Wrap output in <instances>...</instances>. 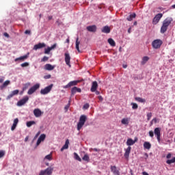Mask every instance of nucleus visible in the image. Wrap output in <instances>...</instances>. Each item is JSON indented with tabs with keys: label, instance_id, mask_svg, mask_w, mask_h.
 Instances as JSON below:
<instances>
[{
	"label": "nucleus",
	"instance_id": "1",
	"mask_svg": "<svg viewBox=\"0 0 175 175\" xmlns=\"http://www.w3.org/2000/svg\"><path fill=\"white\" fill-rule=\"evenodd\" d=\"M172 21L173 18L172 17H167L163 21V25L161 27V33H165V32L167 31V28L169 27V25L172 24Z\"/></svg>",
	"mask_w": 175,
	"mask_h": 175
},
{
	"label": "nucleus",
	"instance_id": "2",
	"mask_svg": "<svg viewBox=\"0 0 175 175\" xmlns=\"http://www.w3.org/2000/svg\"><path fill=\"white\" fill-rule=\"evenodd\" d=\"M85 121H87V116L85 115H81L77 124V131H80V129H81L83 126H84Z\"/></svg>",
	"mask_w": 175,
	"mask_h": 175
},
{
	"label": "nucleus",
	"instance_id": "3",
	"mask_svg": "<svg viewBox=\"0 0 175 175\" xmlns=\"http://www.w3.org/2000/svg\"><path fill=\"white\" fill-rule=\"evenodd\" d=\"M163 44V42L161 40L157 39L152 41V46L153 49H161V46Z\"/></svg>",
	"mask_w": 175,
	"mask_h": 175
},
{
	"label": "nucleus",
	"instance_id": "4",
	"mask_svg": "<svg viewBox=\"0 0 175 175\" xmlns=\"http://www.w3.org/2000/svg\"><path fill=\"white\" fill-rule=\"evenodd\" d=\"M28 100H29V98L28 97V96H25L24 98L17 102V106H24V105H25V103H27Z\"/></svg>",
	"mask_w": 175,
	"mask_h": 175
},
{
	"label": "nucleus",
	"instance_id": "5",
	"mask_svg": "<svg viewBox=\"0 0 175 175\" xmlns=\"http://www.w3.org/2000/svg\"><path fill=\"white\" fill-rule=\"evenodd\" d=\"M163 16V14H157L152 20V24H154V25H157V24L159 23V21L161 18H162Z\"/></svg>",
	"mask_w": 175,
	"mask_h": 175
},
{
	"label": "nucleus",
	"instance_id": "6",
	"mask_svg": "<svg viewBox=\"0 0 175 175\" xmlns=\"http://www.w3.org/2000/svg\"><path fill=\"white\" fill-rule=\"evenodd\" d=\"M64 59H65V62L66 64L69 66V68H72V65H70V55H69L68 53H66L64 54Z\"/></svg>",
	"mask_w": 175,
	"mask_h": 175
},
{
	"label": "nucleus",
	"instance_id": "7",
	"mask_svg": "<svg viewBox=\"0 0 175 175\" xmlns=\"http://www.w3.org/2000/svg\"><path fill=\"white\" fill-rule=\"evenodd\" d=\"M154 135L157 136L159 143H161V128L157 127L154 129Z\"/></svg>",
	"mask_w": 175,
	"mask_h": 175
},
{
	"label": "nucleus",
	"instance_id": "8",
	"mask_svg": "<svg viewBox=\"0 0 175 175\" xmlns=\"http://www.w3.org/2000/svg\"><path fill=\"white\" fill-rule=\"evenodd\" d=\"M39 87V84H36L33 86H32L27 92L28 95H32V94H33V92H35V91H36V90H38Z\"/></svg>",
	"mask_w": 175,
	"mask_h": 175
},
{
	"label": "nucleus",
	"instance_id": "9",
	"mask_svg": "<svg viewBox=\"0 0 175 175\" xmlns=\"http://www.w3.org/2000/svg\"><path fill=\"white\" fill-rule=\"evenodd\" d=\"M98 90V82L94 81L92 83V88L90 89L91 92H95Z\"/></svg>",
	"mask_w": 175,
	"mask_h": 175
},
{
	"label": "nucleus",
	"instance_id": "10",
	"mask_svg": "<svg viewBox=\"0 0 175 175\" xmlns=\"http://www.w3.org/2000/svg\"><path fill=\"white\" fill-rule=\"evenodd\" d=\"M79 83V81H72L69 82L66 86H64V88H70V87H73V85H77V83Z\"/></svg>",
	"mask_w": 175,
	"mask_h": 175
},
{
	"label": "nucleus",
	"instance_id": "11",
	"mask_svg": "<svg viewBox=\"0 0 175 175\" xmlns=\"http://www.w3.org/2000/svg\"><path fill=\"white\" fill-rule=\"evenodd\" d=\"M53 170H54V167H49L48 168H46L44 170V174H46V175H52Z\"/></svg>",
	"mask_w": 175,
	"mask_h": 175
},
{
	"label": "nucleus",
	"instance_id": "12",
	"mask_svg": "<svg viewBox=\"0 0 175 175\" xmlns=\"http://www.w3.org/2000/svg\"><path fill=\"white\" fill-rule=\"evenodd\" d=\"M86 29L89 32H96V25H94L88 26L86 27Z\"/></svg>",
	"mask_w": 175,
	"mask_h": 175
},
{
	"label": "nucleus",
	"instance_id": "13",
	"mask_svg": "<svg viewBox=\"0 0 175 175\" xmlns=\"http://www.w3.org/2000/svg\"><path fill=\"white\" fill-rule=\"evenodd\" d=\"M53 87H54V84L51 83V85H49V86H46L44 88V94L46 95V94L50 93V92L51 91V90H53Z\"/></svg>",
	"mask_w": 175,
	"mask_h": 175
},
{
	"label": "nucleus",
	"instance_id": "14",
	"mask_svg": "<svg viewBox=\"0 0 175 175\" xmlns=\"http://www.w3.org/2000/svg\"><path fill=\"white\" fill-rule=\"evenodd\" d=\"M55 47H57V44H54L51 47H48L47 49H45L44 54H49L50 51L51 50H54V49H55Z\"/></svg>",
	"mask_w": 175,
	"mask_h": 175
},
{
	"label": "nucleus",
	"instance_id": "15",
	"mask_svg": "<svg viewBox=\"0 0 175 175\" xmlns=\"http://www.w3.org/2000/svg\"><path fill=\"white\" fill-rule=\"evenodd\" d=\"M137 142V138H135V140L132 139L131 138H129L127 139L126 144L127 146H133L135 143Z\"/></svg>",
	"mask_w": 175,
	"mask_h": 175
},
{
	"label": "nucleus",
	"instance_id": "16",
	"mask_svg": "<svg viewBox=\"0 0 175 175\" xmlns=\"http://www.w3.org/2000/svg\"><path fill=\"white\" fill-rule=\"evenodd\" d=\"M111 172H112L115 175H120V171L117 170V167H116V165L111 166Z\"/></svg>",
	"mask_w": 175,
	"mask_h": 175
},
{
	"label": "nucleus",
	"instance_id": "17",
	"mask_svg": "<svg viewBox=\"0 0 175 175\" xmlns=\"http://www.w3.org/2000/svg\"><path fill=\"white\" fill-rule=\"evenodd\" d=\"M130 120H131V118H124L123 119H122L121 123L122 124V125L128 126V125H129Z\"/></svg>",
	"mask_w": 175,
	"mask_h": 175
},
{
	"label": "nucleus",
	"instance_id": "18",
	"mask_svg": "<svg viewBox=\"0 0 175 175\" xmlns=\"http://www.w3.org/2000/svg\"><path fill=\"white\" fill-rule=\"evenodd\" d=\"M76 92H81V89L77 88V87H74L71 89V95H75Z\"/></svg>",
	"mask_w": 175,
	"mask_h": 175
},
{
	"label": "nucleus",
	"instance_id": "19",
	"mask_svg": "<svg viewBox=\"0 0 175 175\" xmlns=\"http://www.w3.org/2000/svg\"><path fill=\"white\" fill-rule=\"evenodd\" d=\"M44 47V43H39L34 45L33 50H39V49H43Z\"/></svg>",
	"mask_w": 175,
	"mask_h": 175
},
{
	"label": "nucleus",
	"instance_id": "20",
	"mask_svg": "<svg viewBox=\"0 0 175 175\" xmlns=\"http://www.w3.org/2000/svg\"><path fill=\"white\" fill-rule=\"evenodd\" d=\"M69 148V139H66L65 144L60 149V151H64V150H68Z\"/></svg>",
	"mask_w": 175,
	"mask_h": 175
},
{
	"label": "nucleus",
	"instance_id": "21",
	"mask_svg": "<svg viewBox=\"0 0 175 175\" xmlns=\"http://www.w3.org/2000/svg\"><path fill=\"white\" fill-rule=\"evenodd\" d=\"M33 114L35 117H40V116H42V111L39 109H35L33 110Z\"/></svg>",
	"mask_w": 175,
	"mask_h": 175
},
{
	"label": "nucleus",
	"instance_id": "22",
	"mask_svg": "<svg viewBox=\"0 0 175 175\" xmlns=\"http://www.w3.org/2000/svg\"><path fill=\"white\" fill-rule=\"evenodd\" d=\"M131 150H132V148L131 146H129L125 151L124 153V157L128 159L129 158V154H131Z\"/></svg>",
	"mask_w": 175,
	"mask_h": 175
},
{
	"label": "nucleus",
	"instance_id": "23",
	"mask_svg": "<svg viewBox=\"0 0 175 175\" xmlns=\"http://www.w3.org/2000/svg\"><path fill=\"white\" fill-rule=\"evenodd\" d=\"M101 31L103 32V33H110V28L109 26H105L101 29Z\"/></svg>",
	"mask_w": 175,
	"mask_h": 175
},
{
	"label": "nucleus",
	"instance_id": "24",
	"mask_svg": "<svg viewBox=\"0 0 175 175\" xmlns=\"http://www.w3.org/2000/svg\"><path fill=\"white\" fill-rule=\"evenodd\" d=\"M28 58V55H25L23 56H21L20 57H17L14 59L15 62H17V61H25V59H27Z\"/></svg>",
	"mask_w": 175,
	"mask_h": 175
},
{
	"label": "nucleus",
	"instance_id": "25",
	"mask_svg": "<svg viewBox=\"0 0 175 175\" xmlns=\"http://www.w3.org/2000/svg\"><path fill=\"white\" fill-rule=\"evenodd\" d=\"M54 68H55V66H54L50 64H46L45 65L46 70H54Z\"/></svg>",
	"mask_w": 175,
	"mask_h": 175
},
{
	"label": "nucleus",
	"instance_id": "26",
	"mask_svg": "<svg viewBox=\"0 0 175 175\" xmlns=\"http://www.w3.org/2000/svg\"><path fill=\"white\" fill-rule=\"evenodd\" d=\"M9 84H10V81H5L1 85H0V90H3V88H6V86L9 85Z\"/></svg>",
	"mask_w": 175,
	"mask_h": 175
},
{
	"label": "nucleus",
	"instance_id": "27",
	"mask_svg": "<svg viewBox=\"0 0 175 175\" xmlns=\"http://www.w3.org/2000/svg\"><path fill=\"white\" fill-rule=\"evenodd\" d=\"M43 140H44V134H42L40 137L38 138L37 143H36V146H39V144H40V143H42V142H43Z\"/></svg>",
	"mask_w": 175,
	"mask_h": 175
},
{
	"label": "nucleus",
	"instance_id": "28",
	"mask_svg": "<svg viewBox=\"0 0 175 175\" xmlns=\"http://www.w3.org/2000/svg\"><path fill=\"white\" fill-rule=\"evenodd\" d=\"M150 59V57H148V56H145L142 58V60L141 62V64L142 65H146V64H147V62Z\"/></svg>",
	"mask_w": 175,
	"mask_h": 175
},
{
	"label": "nucleus",
	"instance_id": "29",
	"mask_svg": "<svg viewBox=\"0 0 175 175\" xmlns=\"http://www.w3.org/2000/svg\"><path fill=\"white\" fill-rule=\"evenodd\" d=\"M144 148L146 149V150H150V148H151V144L150 142H145L144 143Z\"/></svg>",
	"mask_w": 175,
	"mask_h": 175
},
{
	"label": "nucleus",
	"instance_id": "30",
	"mask_svg": "<svg viewBox=\"0 0 175 175\" xmlns=\"http://www.w3.org/2000/svg\"><path fill=\"white\" fill-rule=\"evenodd\" d=\"M108 43L110 44V46H112V47H116V41H114L113 38H109Z\"/></svg>",
	"mask_w": 175,
	"mask_h": 175
},
{
	"label": "nucleus",
	"instance_id": "31",
	"mask_svg": "<svg viewBox=\"0 0 175 175\" xmlns=\"http://www.w3.org/2000/svg\"><path fill=\"white\" fill-rule=\"evenodd\" d=\"M135 100H137V102H139V103H146V99L142 98L141 97H135Z\"/></svg>",
	"mask_w": 175,
	"mask_h": 175
},
{
	"label": "nucleus",
	"instance_id": "32",
	"mask_svg": "<svg viewBox=\"0 0 175 175\" xmlns=\"http://www.w3.org/2000/svg\"><path fill=\"white\" fill-rule=\"evenodd\" d=\"M136 18V14L133 13L132 14H131L129 17H127L126 20L127 21H132V20H133V18Z\"/></svg>",
	"mask_w": 175,
	"mask_h": 175
},
{
	"label": "nucleus",
	"instance_id": "33",
	"mask_svg": "<svg viewBox=\"0 0 175 175\" xmlns=\"http://www.w3.org/2000/svg\"><path fill=\"white\" fill-rule=\"evenodd\" d=\"M83 161H85V162H90V156L88 154H85L83 157H82Z\"/></svg>",
	"mask_w": 175,
	"mask_h": 175
},
{
	"label": "nucleus",
	"instance_id": "34",
	"mask_svg": "<svg viewBox=\"0 0 175 175\" xmlns=\"http://www.w3.org/2000/svg\"><path fill=\"white\" fill-rule=\"evenodd\" d=\"M79 45H80V41H79V38H77L76 40V49L79 53H80V48L79 46Z\"/></svg>",
	"mask_w": 175,
	"mask_h": 175
},
{
	"label": "nucleus",
	"instance_id": "35",
	"mask_svg": "<svg viewBox=\"0 0 175 175\" xmlns=\"http://www.w3.org/2000/svg\"><path fill=\"white\" fill-rule=\"evenodd\" d=\"M74 158L77 161H79V162H81V158H80V156L76 152H74Z\"/></svg>",
	"mask_w": 175,
	"mask_h": 175
},
{
	"label": "nucleus",
	"instance_id": "36",
	"mask_svg": "<svg viewBox=\"0 0 175 175\" xmlns=\"http://www.w3.org/2000/svg\"><path fill=\"white\" fill-rule=\"evenodd\" d=\"M175 163V157H174L170 160H167L166 161V163H167V165H172V163Z\"/></svg>",
	"mask_w": 175,
	"mask_h": 175
},
{
	"label": "nucleus",
	"instance_id": "37",
	"mask_svg": "<svg viewBox=\"0 0 175 175\" xmlns=\"http://www.w3.org/2000/svg\"><path fill=\"white\" fill-rule=\"evenodd\" d=\"M45 159H47L48 161H51L53 159V154L51 153L45 157Z\"/></svg>",
	"mask_w": 175,
	"mask_h": 175
},
{
	"label": "nucleus",
	"instance_id": "38",
	"mask_svg": "<svg viewBox=\"0 0 175 175\" xmlns=\"http://www.w3.org/2000/svg\"><path fill=\"white\" fill-rule=\"evenodd\" d=\"M34 124H35V121H29V122H27V126L28 128H29V127L32 126V125H34Z\"/></svg>",
	"mask_w": 175,
	"mask_h": 175
},
{
	"label": "nucleus",
	"instance_id": "39",
	"mask_svg": "<svg viewBox=\"0 0 175 175\" xmlns=\"http://www.w3.org/2000/svg\"><path fill=\"white\" fill-rule=\"evenodd\" d=\"M131 105H132V109H133V110H136V109H137V108L139 107V105H137L136 103H131Z\"/></svg>",
	"mask_w": 175,
	"mask_h": 175
},
{
	"label": "nucleus",
	"instance_id": "40",
	"mask_svg": "<svg viewBox=\"0 0 175 175\" xmlns=\"http://www.w3.org/2000/svg\"><path fill=\"white\" fill-rule=\"evenodd\" d=\"M69 107H70V101L64 107L65 111H68L69 110Z\"/></svg>",
	"mask_w": 175,
	"mask_h": 175
},
{
	"label": "nucleus",
	"instance_id": "41",
	"mask_svg": "<svg viewBox=\"0 0 175 175\" xmlns=\"http://www.w3.org/2000/svg\"><path fill=\"white\" fill-rule=\"evenodd\" d=\"M151 117H152V113L151 112L148 113H147L148 121H150V120H151Z\"/></svg>",
	"mask_w": 175,
	"mask_h": 175
},
{
	"label": "nucleus",
	"instance_id": "42",
	"mask_svg": "<svg viewBox=\"0 0 175 175\" xmlns=\"http://www.w3.org/2000/svg\"><path fill=\"white\" fill-rule=\"evenodd\" d=\"M21 66L22 68H26L27 66H29V63H28V62H25V63L21 64Z\"/></svg>",
	"mask_w": 175,
	"mask_h": 175
},
{
	"label": "nucleus",
	"instance_id": "43",
	"mask_svg": "<svg viewBox=\"0 0 175 175\" xmlns=\"http://www.w3.org/2000/svg\"><path fill=\"white\" fill-rule=\"evenodd\" d=\"M18 92H20V91L18 90H15L14 91L12 92V95L14 96V95H18Z\"/></svg>",
	"mask_w": 175,
	"mask_h": 175
},
{
	"label": "nucleus",
	"instance_id": "44",
	"mask_svg": "<svg viewBox=\"0 0 175 175\" xmlns=\"http://www.w3.org/2000/svg\"><path fill=\"white\" fill-rule=\"evenodd\" d=\"M5 157V150H0V158Z\"/></svg>",
	"mask_w": 175,
	"mask_h": 175
},
{
	"label": "nucleus",
	"instance_id": "45",
	"mask_svg": "<svg viewBox=\"0 0 175 175\" xmlns=\"http://www.w3.org/2000/svg\"><path fill=\"white\" fill-rule=\"evenodd\" d=\"M14 96L13 95V94L11 92V94H10L8 96H7V98H6V99H7V100H9V99H12V98H13Z\"/></svg>",
	"mask_w": 175,
	"mask_h": 175
},
{
	"label": "nucleus",
	"instance_id": "46",
	"mask_svg": "<svg viewBox=\"0 0 175 175\" xmlns=\"http://www.w3.org/2000/svg\"><path fill=\"white\" fill-rule=\"evenodd\" d=\"M83 109H85V110H87V109H89L90 108V104L88 103H86L83 105Z\"/></svg>",
	"mask_w": 175,
	"mask_h": 175
},
{
	"label": "nucleus",
	"instance_id": "47",
	"mask_svg": "<svg viewBox=\"0 0 175 175\" xmlns=\"http://www.w3.org/2000/svg\"><path fill=\"white\" fill-rule=\"evenodd\" d=\"M39 135H40V132H38L36 136L34 137L33 142H35V140H36V139H38V137H39Z\"/></svg>",
	"mask_w": 175,
	"mask_h": 175
},
{
	"label": "nucleus",
	"instance_id": "48",
	"mask_svg": "<svg viewBox=\"0 0 175 175\" xmlns=\"http://www.w3.org/2000/svg\"><path fill=\"white\" fill-rule=\"evenodd\" d=\"M17 124H18V118H15V119L14 120V123H13V124H14V125H17Z\"/></svg>",
	"mask_w": 175,
	"mask_h": 175
},
{
	"label": "nucleus",
	"instance_id": "49",
	"mask_svg": "<svg viewBox=\"0 0 175 175\" xmlns=\"http://www.w3.org/2000/svg\"><path fill=\"white\" fill-rule=\"evenodd\" d=\"M149 136L150 137H154V131H149Z\"/></svg>",
	"mask_w": 175,
	"mask_h": 175
},
{
	"label": "nucleus",
	"instance_id": "50",
	"mask_svg": "<svg viewBox=\"0 0 175 175\" xmlns=\"http://www.w3.org/2000/svg\"><path fill=\"white\" fill-rule=\"evenodd\" d=\"M3 81H5V77H1L0 78V84H2Z\"/></svg>",
	"mask_w": 175,
	"mask_h": 175
},
{
	"label": "nucleus",
	"instance_id": "51",
	"mask_svg": "<svg viewBox=\"0 0 175 175\" xmlns=\"http://www.w3.org/2000/svg\"><path fill=\"white\" fill-rule=\"evenodd\" d=\"M17 125L16 124H12V127H11V131H14V129H16Z\"/></svg>",
	"mask_w": 175,
	"mask_h": 175
},
{
	"label": "nucleus",
	"instance_id": "52",
	"mask_svg": "<svg viewBox=\"0 0 175 175\" xmlns=\"http://www.w3.org/2000/svg\"><path fill=\"white\" fill-rule=\"evenodd\" d=\"M167 159H170L172 158V153H168L166 156Z\"/></svg>",
	"mask_w": 175,
	"mask_h": 175
},
{
	"label": "nucleus",
	"instance_id": "53",
	"mask_svg": "<svg viewBox=\"0 0 175 175\" xmlns=\"http://www.w3.org/2000/svg\"><path fill=\"white\" fill-rule=\"evenodd\" d=\"M25 35H31V31L30 30H26L25 31Z\"/></svg>",
	"mask_w": 175,
	"mask_h": 175
},
{
	"label": "nucleus",
	"instance_id": "54",
	"mask_svg": "<svg viewBox=\"0 0 175 175\" xmlns=\"http://www.w3.org/2000/svg\"><path fill=\"white\" fill-rule=\"evenodd\" d=\"M152 120L153 121V122H154V124H157V122H159L158 120L157 119V118H153Z\"/></svg>",
	"mask_w": 175,
	"mask_h": 175
},
{
	"label": "nucleus",
	"instance_id": "55",
	"mask_svg": "<svg viewBox=\"0 0 175 175\" xmlns=\"http://www.w3.org/2000/svg\"><path fill=\"white\" fill-rule=\"evenodd\" d=\"M98 99L100 102H102V100H103V97H102V96H98Z\"/></svg>",
	"mask_w": 175,
	"mask_h": 175
},
{
	"label": "nucleus",
	"instance_id": "56",
	"mask_svg": "<svg viewBox=\"0 0 175 175\" xmlns=\"http://www.w3.org/2000/svg\"><path fill=\"white\" fill-rule=\"evenodd\" d=\"M51 77V75H45L44 79H50Z\"/></svg>",
	"mask_w": 175,
	"mask_h": 175
},
{
	"label": "nucleus",
	"instance_id": "57",
	"mask_svg": "<svg viewBox=\"0 0 175 175\" xmlns=\"http://www.w3.org/2000/svg\"><path fill=\"white\" fill-rule=\"evenodd\" d=\"M3 35H4V36H5V38H9V33H4Z\"/></svg>",
	"mask_w": 175,
	"mask_h": 175
},
{
	"label": "nucleus",
	"instance_id": "58",
	"mask_svg": "<svg viewBox=\"0 0 175 175\" xmlns=\"http://www.w3.org/2000/svg\"><path fill=\"white\" fill-rule=\"evenodd\" d=\"M96 95H99V94H100V92L96 90V91L94 92Z\"/></svg>",
	"mask_w": 175,
	"mask_h": 175
},
{
	"label": "nucleus",
	"instance_id": "59",
	"mask_svg": "<svg viewBox=\"0 0 175 175\" xmlns=\"http://www.w3.org/2000/svg\"><path fill=\"white\" fill-rule=\"evenodd\" d=\"M39 175H44V170H42Z\"/></svg>",
	"mask_w": 175,
	"mask_h": 175
},
{
	"label": "nucleus",
	"instance_id": "60",
	"mask_svg": "<svg viewBox=\"0 0 175 175\" xmlns=\"http://www.w3.org/2000/svg\"><path fill=\"white\" fill-rule=\"evenodd\" d=\"M131 30H132V27H129L128 29V33H131Z\"/></svg>",
	"mask_w": 175,
	"mask_h": 175
},
{
	"label": "nucleus",
	"instance_id": "61",
	"mask_svg": "<svg viewBox=\"0 0 175 175\" xmlns=\"http://www.w3.org/2000/svg\"><path fill=\"white\" fill-rule=\"evenodd\" d=\"M28 139H29V137L27 136L25 138V142H28Z\"/></svg>",
	"mask_w": 175,
	"mask_h": 175
},
{
	"label": "nucleus",
	"instance_id": "62",
	"mask_svg": "<svg viewBox=\"0 0 175 175\" xmlns=\"http://www.w3.org/2000/svg\"><path fill=\"white\" fill-rule=\"evenodd\" d=\"M142 174H143V175H149L148 173H147V172H142Z\"/></svg>",
	"mask_w": 175,
	"mask_h": 175
},
{
	"label": "nucleus",
	"instance_id": "63",
	"mask_svg": "<svg viewBox=\"0 0 175 175\" xmlns=\"http://www.w3.org/2000/svg\"><path fill=\"white\" fill-rule=\"evenodd\" d=\"M41 94H44V89L41 90Z\"/></svg>",
	"mask_w": 175,
	"mask_h": 175
},
{
	"label": "nucleus",
	"instance_id": "64",
	"mask_svg": "<svg viewBox=\"0 0 175 175\" xmlns=\"http://www.w3.org/2000/svg\"><path fill=\"white\" fill-rule=\"evenodd\" d=\"M94 151H96V152H99V150L98 148H94L93 149Z\"/></svg>",
	"mask_w": 175,
	"mask_h": 175
}]
</instances>
